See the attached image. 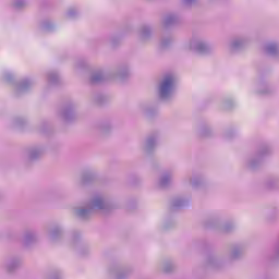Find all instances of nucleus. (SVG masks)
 Here are the masks:
<instances>
[{
    "mask_svg": "<svg viewBox=\"0 0 279 279\" xmlns=\"http://www.w3.org/2000/svg\"><path fill=\"white\" fill-rule=\"evenodd\" d=\"M187 202L183 198H175L172 202V208H184L186 206Z\"/></svg>",
    "mask_w": 279,
    "mask_h": 279,
    "instance_id": "12",
    "label": "nucleus"
},
{
    "mask_svg": "<svg viewBox=\"0 0 279 279\" xmlns=\"http://www.w3.org/2000/svg\"><path fill=\"white\" fill-rule=\"evenodd\" d=\"M262 156H265V151L262 153Z\"/></svg>",
    "mask_w": 279,
    "mask_h": 279,
    "instance_id": "30",
    "label": "nucleus"
},
{
    "mask_svg": "<svg viewBox=\"0 0 279 279\" xmlns=\"http://www.w3.org/2000/svg\"><path fill=\"white\" fill-rule=\"evenodd\" d=\"M58 80H60V76H58V73L51 72V73L48 74V82L50 84H57Z\"/></svg>",
    "mask_w": 279,
    "mask_h": 279,
    "instance_id": "15",
    "label": "nucleus"
},
{
    "mask_svg": "<svg viewBox=\"0 0 279 279\" xmlns=\"http://www.w3.org/2000/svg\"><path fill=\"white\" fill-rule=\"evenodd\" d=\"M169 45V41L167 40H161V47H167Z\"/></svg>",
    "mask_w": 279,
    "mask_h": 279,
    "instance_id": "26",
    "label": "nucleus"
},
{
    "mask_svg": "<svg viewBox=\"0 0 279 279\" xmlns=\"http://www.w3.org/2000/svg\"><path fill=\"white\" fill-rule=\"evenodd\" d=\"M275 258L277 259V260H279V243L276 245V247H275Z\"/></svg>",
    "mask_w": 279,
    "mask_h": 279,
    "instance_id": "22",
    "label": "nucleus"
},
{
    "mask_svg": "<svg viewBox=\"0 0 279 279\" xmlns=\"http://www.w3.org/2000/svg\"><path fill=\"white\" fill-rule=\"evenodd\" d=\"M105 81H106V76H104V73L101 72H95L90 77L92 84H99V82H105Z\"/></svg>",
    "mask_w": 279,
    "mask_h": 279,
    "instance_id": "9",
    "label": "nucleus"
},
{
    "mask_svg": "<svg viewBox=\"0 0 279 279\" xmlns=\"http://www.w3.org/2000/svg\"><path fill=\"white\" fill-rule=\"evenodd\" d=\"M171 269H173V265L168 264V265L165 266L163 271H166L167 274H169V271H171Z\"/></svg>",
    "mask_w": 279,
    "mask_h": 279,
    "instance_id": "23",
    "label": "nucleus"
},
{
    "mask_svg": "<svg viewBox=\"0 0 279 279\" xmlns=\"http://www.w3.org/2000/svg\"><path fill=\"white\" fill-rule=\"evenodd\" d=\"M239 254H241L239 248L233 250L231 253V258H239Z\"/></svg>",
    "mask_w": 279,
    "mask_h": 279,
    "instance_id": "20",
    "label": "nucleus"
},
{
    "mask_svg": "<svg viewBox=\"0 0 279 279\" xmlns=\"http://www.w3.org/2000/svg\"><path fill=\"white\" fill-rule=\"evenodd\" d=\"M31 86H32V81L26 78L22 81L21 84L17 86V93H25V90H28Z\"/></svg>",
    "mask_w": 279,
    "mask_h": 279,
    "instance_id": "10",
    "label": "nucleus"
},
{
    "mask_svg": "<svg viewBox=\"0 0 279 279\" xmlns=\"http://www.w3.org/2000/svg\"><path fill=\"white\" fill-rule=\"evenodd\" d=\"M75 14H77V10H75V9H70V10L68 11V16H69L70 19H73V16H75Z\"/></svg>",
    "mask_w": 279,
    "mask_h": 279,
    "instance_id": "21",
    "label": "nucleus"
},
{
    "mask_svg": "<svg viewBox=\"0 0 279 279\" xmlns=\"http://www.w3.org/2000/svg\"><path fill=\"white\" fill-rule=\"evenodd\" d=\"M4 80H5V82H10L12 80V74L11 73H7L4 75Z\"/></svg>",
    "mask_w": 279,
    "mask_h": 279,
    "instance_id": "24",
    "label": "nucleus"
},
{
    "mask_svg": "<svg viewBox=\"0 0 279 279\" xmlns=\"http://www.w3.org/2000/svg\"><path fill=\"white\" fill-rule=\"evenodd\" d=\"M169 184H171V174L169 173L162 174V177L159 180V186H161V189H167Z\"/></svg>",
    "mask_w": 279,
    "mask_h": 279,
    "instance_id": "8",
    "label": "nucleus"
},
{
    "mask_svg": "<svg viewBox=\"0 0 279 279\" xmlns=\"http://www.w3.org/2000/svg\"><path fill=\"white\" fill-rule=\"evenodd\" d=\"M245 45H247V38L238 37L230 43V49L231 51H239V49H243Z\"/></svg>",
    "mask_w": 279,
    "mask_h": 279,
    "instance_id": "4",
    "label": "nucleus"
},
{
    "mask_svg": "<svg viewBox=\"0 0 279 279\" xmlns=\"http://www.w3.org/2000/svg\"><path fill=\"white\" fill-rule=\"evenodd\" d=\"M60 234H62V230H60V228H54L51 232H50V239L51 241H56Z\"/></svg>",
    "mask_w": 279,
    "mask_h": 279,
    "instance_id": "17",
    "label": "nucleus"
},
{
    "mask_svg": "<svg viewBox=\"0 0 279 279\" xmlns=\"http://www.w3.org/2000/svg\"><path fill=\"white\" fill-rule=\"evenodd\" d=\"M175 90V76L172 74L165 75L159 84L158 93L160 99L167 100L173 97Z\"/></svg>",
    "mask_w": 279,
    "mask_h": 279,
    "instance_id": "2",
    "label": "nucleus"
},
{
    "mask_svg": "<svg viewBox=\"0 0 279 279\" xmlns=\"http://www.w3.org/2000/svg\"><path fill=\"white\" fill-rule=\"evenodd\" d=\"M157 140L155 136L148 137L146 141V151H151L156 147Z\"/></svg>",
    "mask_w": 279,
    "mask_h": 279,
    "instance_id": "11",
    "label": "nucleus"
},
{
    "mask_svg": "<svg viewBox=\"0 0 279 279\" xmlns=\"http://www.w3.org/2000/svg\"><path fill=\"white\" fill-rule=\"evenodd\" d=\"M186 49L190 51H195V53H208V51H210V46H208V44L201 38L194 37L186 45Z\"/></svg>",
    "mask_w": 279,
    "mask_h": 279,
    "instance_id": "3",
    "label": "nucleus"
},
{
    "mask_svg": "<svg viewBox=\"0 0 279 279\" xmlns=\"http://www.w3.org/2000/svg\"><path fill=\"white\" fill-rule=\"evenodd\" d=\"M151 35V29L148 26H144L141 31V37L145 40Z\"/></svg>",
    "mask_w": 279,
    "mask_h": 279,
    "instance_id": "14",
    "label": "nucleus"
},
{
    "mask_svg": "<svg viewBox=\"0 0 279 279\" xmlns=\"http://www.w3.org/2000/svg\"><path fill=\"white\" fill-rule=\"evenodd\" d=\"M250 167H251V169H255V168H256V163L251 162V163H250Z\"/></svg>",
    "mask_w": 279,
    "mask_h": 279,
    "instance_id": "27",
    "label": "nucleus"
},
{
    "mask_svg": "<svg viewBox=\"0 0 279 279\" xmlns=\"http://www.w3.org/2000/svg\"><path fill=\"white\" fill-rule=\"evenodd\" d=\"M36 241V235L34 233H26L24 236V245H29Z\"/></svg>",
    "mask_w": 279,
    "mask_h": 279,
    "instance_id": "13",
    "label": "nucleus"
},
{
    "mask_svg": "<svg viewBox=\"0 0 279 279\" xmlns=\"http://www.w3.org/2000/svg\"><path fill=\"white\" fill-rule=\"evenodd\" d=\"M96 210H108V204L101 196H94L87 208H82L76 211L81 219H88Z\"/></svg>",
    "mask_w": 279,
    "mask_h": 279,
    "instance_id": "1",
    "label": "nucleus"
},
{
    "mask_svg": "<svg viewBox=\"0 0 279 279\" xmlns=\"http://www.w3.org/2000/svg\"><path fill=\"white\" fill-rule=\"evenodd\" d=\"M265 52L268 56H278L279 53V46L276 43H269L265 46Z\"/></svg>",
    "mask_w": 279,
    "mask_h": 279,
    "instance_id": "5",
    "label": "nucleus"
},
{
    "mask_svg": "<svg viewBox=\"0 0 279 279\" xmlns=\"http://www.w3.org/2000/svg\"><path fill=\"white\" fill-rule=\"evenodd\" d=\"M43 156V149L40 148H32L28 150L29 160H38Z\"/></svg>",
    "mask_w": 279,
    "mask_h": 279,
    "instance_id": "7",
    "label": "nucleus"
},
{
    "mask_svg": "<svg viewBox=\"0 0 279 279\" xmlns=\"http://www.w3.org/2000/svg\"><path fill=\"white\" fill-rule=\"evenodd\" d=\"M178 23V16L173 14L166 15L163 19V26L171 27V25H175Z\"/></svg>",
    "mask_w": 279,
    "mask_h": 279,
    "instance_id": "6",
    "label": "nucleus"
},
{
    "mask_svg": "<svg viewBox=\"0 0 279 279\" xmlns=\"http://www.w3.org/2000/svg\"><path fill=\"white\" fill-rule=\"evenodd\" d=\"M62 117L65 121H71V119L73 118V109L68 108L63 111Z\"/></svg>",
    "mask_w": 279,
    "mask_h": 279,
    "instance_id": "16",
    "label": "nucleus"
},
{
    "mask_svg": "<svg viewBox=\"0 0 279 279\" xmlns=\"http://www.w3.org/2000/svg\"><path fill=\"white\" fill-rule=\"evenodd\" d=\"M183 3H185V5H191V3H195V0H183Z\"/></svg>",
    "mask_w": 279,
    "mask_h": 279,
    "instance_id": "25",
    "label": "nucleus"
},
{
    "mask_svg": "<svg viewBox=\"0 0 279 279\" xmlns=\"http://www.w3.org/2000/svg\"><path fill=\"white\" fill-rule=\"evenodd\" d=\"M223 230H225V232H230V229H228V228H225Z\"/></svg>",
    "mask_w": 279,
    "mask_h": 279,
    "instance_id": "29",
    "label": "nucleus"
},
{
    "mask_svg": "<svg viewBox=\"0 0 279 279\" xmlns=\"http://www.w3.org/2000/svg\"><path fill=\"white\" fill-rule=\"evenodd\" d=\"M19 267V262L12 260L8 264L7 269L8 271H14Z\"/></svg>",
    "mask_w": 279,
    "mask_h": 279,
    "instance_id": "18",
    "label": "nucleus"
},
{
    "mask_svg": "<svg viewBox=\"0 0 279 279\" xmlns=\"http://www.w3.org/2000/svg\"><path fill=\"white\" fill-rule=\"evenodd\" d=\"M27 2L25 0H16L14 7L17 9L25 8Z\"/></svg>",
    "mask_w": 279,
    "mask_h": 279,
    "instance_id": "19",
    "label": "nucleus"
},
{
    "mask_svg": "<svg viewBox=\"0 0 279 279\" xmlns=\"http://www.w3.org/2000/svg\"><path fill=\"white\" fill-rule=\"evenodd\" d=\"M192 186H197V182L192 181Z\"/></svg>",
    "mask_w": 279,
    "mask_h": 279,
    "instance_id": "28",
    "label": "nucleus"
}]
</instances>
